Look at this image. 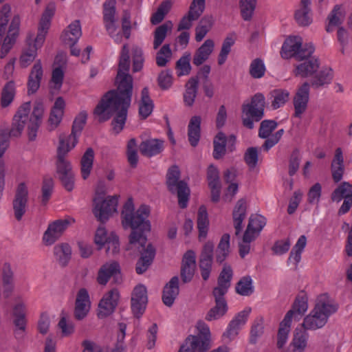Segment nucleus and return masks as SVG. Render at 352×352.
Here are the masks:
<instances>
[{"instance_id":"obj_44","label":"nucleus","mask_w":352,"mask_h":352,"mask_svg":"<svg viewBox=\"0 0 352 352\" xmlns=\"http://www.w3.org/2000/svg\"><path fill=\"white\" fill-rule=\"evenodd\" d=\"M345 17V11L342 6L336 5L328 16L329 23L326 27L328 32L333 31V28L342 23Z\"/></svg>"},{"instance_id":"obj_10","label":"nucleus","mask_w":352,"mask_h":352,"mask_svg":"<svg viewBox=\"0 0 352 352\" xmlns=\"http://www.w3.org/2000/svg\"><path fill=\"white\" fill-rule=\"evenodd\" d=\"M74 222L75 219L68 216L50 223L43 236L44 244L46 245L54 244Z\"/></svg>"},{"instance_id":"obj_48","label":"nucleus","mask_w":352,"mask_h":352,"mask_svg":"<svg viewBox=\"0 0 352 352\" xmlns=\"http://www.w3.org/2000/svg\"><path fill=\"white\" fill-rule=\"evenodd\" d=\"M173 27V23L170 21H167L164 23L156 28L153 32V48L155 50H157L162 44L168 32H171Z\"/></svg>"},{"instance_id":"obj_60","label":"nucleus","mask_w":352,"mask_h":352,"mask_svg":"<svg viewBox=\"0 0 352 352\" xmlns=\"http://www.w3.org/2000/svg\"><path fill=\"white\" fill-rule=\"evenodd\" d=\"M236 292L241 296H250L254 292V286L250 276H243L236 285Z\"/></svg>"},{"instance_id":"obj_21","label":"nucleus","mask_w":352,"mask_h":352,"mask_svg":"<svg viewBox=\"0 0 352 352\" xmlns=\"http://www.w3.org/2000/svg\"><path fill=\"white\" fill-rule=\"evenodd\" d=\"M87 119V113L86 111H80L75 118L71 134L66 138H60L63 139L65 142L70 144L71 147H75L78 142V138L86 124Z\"/></svg>"},{"instance_id":"obj_19","label":"nucleus","mask_w":352,"mask_h":352,"mask_svg":"<svg viewBox=\"0 0 352 352\" xmlns=\"http://www.w3.org/2000/svg\"><path fill=\"white\" fill-rule=\"evenodd\" d=\"M214 245L212 242H207L204 245L199 259V268L201 275L204 280H207L210 274L212 265Z\"/></svg>"},{"instance_id":"obj_58","label":"nucleus","mask_w":352,"mask_h":352,"mask_svg":"<svg viewBox=\"0 0 352 352\" xmlns=\"http://www.w3.org/2000/svg\"><path fill=\"white\" fill-rule=\"evenodd\" d=\"M256 6V0H239L241 14L243 20H251Z\"/></svg>"},{"instance_id":"obj_5","label":"nucleus","mask_w":352,"mask_h":352,"mask_svg":"<svg viewBox=\"0 0 352 352\" xmlns=\"http://www.w3.org/2000/svg\"><path fill=\"white\" fill-rule=\"evenodd\" d=\"M73 148L63 139H60L56 162V174L67 191H72L74 188V174L70 162L66 159L67 153Z\"/></svg>"},{"instance_id":"obj_63","label":"nucleus","mask_w":352,"mask_h":352,"mask_svg":"<svg viewBox=\"0 0 352 352\" xmlns=\"http://www.w3.org/2000/svg\"><path fill=\"white\" fill-rule=\"evenodd\" d=\"M235 43V38L233 35L227 36L222 44L221 49L218 57V63L219 65H223L231 51L232 46Z\"/></svg>"},{"instance_id":"obj_36","label":"nucleus","mask_w":352,"mask_h":352,"mask_svg":"<svg viewBox=\"0 0 352 352\" xmlns=\"http://www.w3.org/2000/svg\"><path fill=\"white\" fill-rule=\"evenodd\" d=\"M246 201L244 199H239L236 202L232 212L236 235H239L242 230V223L246 217Z\"/></svg>"},{"instance_id":"obj_15","label":"nucleus","mask_w":352,"mask_h":352,"mask_svg":"<svg viewBox=\"0 0 352 352\" xmlns=\"http://www.w3.org/2000/svg\"><path fill=\"white\" fill-rule=\"evenodd\" d=\"M265 97L262 94H256L250 102L244 103L242 111L247 116H251L255 122H258L264 116Z\"/></svg>"},{"instance_id":"obj_4","label":"nucleus","mask_w":352,"mask_h":352,"mask_svg":"<svg viewBox=\"0 0 352 352\" xmlns=\"http://www.w3.org/2000/svg\"><path fill=\"white\" fill-rule=\"evenodd\" d=\"M55 6L54 4H49L42 14L36 37L34 43H32L31 40L28 41V46L24 47L19 57V65L22 68L28 67L36 58L37 50L43 45L46 34L51 25V19L54 14Z\"/></svg>"},{"instance_id":"obj_24","label":"nucleus","mask_w":352,"mask_h":352,"mask_svg":"<svg viewBox=\"0 0 352 352\" xmlns=\"http://www.w3.org/2000/svg\"><path fill=\"white\" fill-rule=\"evenodd\" d=\"M266 224V219L262 215H252L244 233V241H252L259 234Z\"/></svg>"},{"instance_id":"obj_32","label":"nucleus","mask_w":352,"mask_h":352,"mask_svg":"<svg viewBox=\"0 0 352 352\" xmlns=\"http://www.w3.org/2000/svg\"><path fill=\"white\" fill-rule=\"evenodd\" d=\"M184 344L190 352H206L210 348V339L199 336H189Z\"/></svg>"},{"instance_id":"obj_33","label":"nucleus","mask_w":352,"mask_h":352,"mask_svg":"<svg viewBox=\"0 0 352 352\" xmlns=\"http://www.w3.org/2000/svg\"><path fill=\"white\" fill-rule=\"evenodd\" d=\"M82 35L80 21L76 20L69 24L63 32L61 38L63 41L69 45H74Z\"/></svg>"},{"instance_id":"obj_8","label":"nucleus","mask_w":352,"mask_h":352,"mask_svg":"<svg viewBox=\"0 0 352 352\" xmlns=\"http://www.w3.org/2000/svg\"><path fill=\"white\" fill-rule=\"evenodd\" d=\"M180 172L176 166L168 169L166 175V184L168 190L178 197V204L181 208H186L190 196V189L187 184L179 180Z\"/></svg>"},{"instance_id":"obj_23","label":"nucleus","mask_w":352,"mask_h":352,"mask_svg":"<svg viewBox=\"0 0 352 352\" xmlns=\"http://www.w3.org/2000/svg\"><path fill=\"white\" fill-rule=\"evenodd\" d=\"M65 65V57L63 55H57L54 60V67L52 73L51 87L52 89L59 90L61 88L64 78V68Z\"/></svg>"},{"instance_id":"obj_29","label":"nucleus","mask_w":352,"mask_h":352,"mask_svg":"<svg viewBox=\"0 0 352 352\" xmlns=\"http://www.w3.org/2000/svg\"><path fill=\"white\" fill-rule=\"evenodd\" d=\"M43 75L42 63L41 60L38 59L34 63L28 77V89L29 94H34L38 89Z\"/></svg>"},{"instance_id":"obj_17","label":"nucleus","mask_w":352,"mask_h":352,"mask_svg":"<svg viewBox=\"0 0 352 352\" xmlns=\"http://www.w3.org/2000/svg\"><path fill=\"white\" fill-rule=\"evenodd\" d=\"M309 98V84L304 82L298 89L294 98V116L300 118L307 107Z\"/></svg>"},{"instance_id":"obj_61","label":"nucleus","mask_w":352,"mask_h":352,"mask_svg":"<svg viewBox=\"0 0 352 352\" xmlns=\"http://www.w3.org/2000/svg\"><path fill=\"white\" fill-rule=\"evenodd\" d=\"M54 179L50 176L43 177L41 187V203L45 205L53 193L54 190Z\"/></svg>"},{"instance_id":"obj_52","label":"nucleus","mask_w":352,"mask_h":352,"mask_svg":"<svg viewBox=\"0 0 352 352\" xmlns=\"http://www.w3.org/2000/svg\"><path fill=\"white\" fill-rule=\"evenodd\" d=\"M15 92V83L13 80H10L4 85L1 91V104L2 107H7L12 103Z\"/></svg>"},{"instance_id":"obj_18","label":"nucleus","mask_w":352,"mask_h":352,"mask_svg":"<svg viewBox=\"0 0 352 352\" xmlns=\"http://www.w3.org/2000/svg\"><path fill=\"white\" fill-rule=\"evenodd\" d=\"M1 278L3 296L8 298L15 290L16 280L14 270L8 262L4 263L1 267Z\"/></svg>"},{"instance_id":"obj_56","label":"nucleus","mask_w":352,"mask_h":352,"mask_svg":"<svg viewBox=\"0 0 352 352\" xmlns=\"http://www.w3.org/2000/svg\"><path fill=\"white\" fill-rule=\"evenodd\" d=\"M309 335L304 329L303 331L296 330V333L292 340L294 352H304L307 347Z\"/></svg>"},{"instance_id":"obj_28","label":"nucleus","mask_w":352,"mask_h":352,"mask_svg":"<svg viewBox=\"0 0 352 352\" xmlns=\"http://www.w3.org/2000/svg\"><path fill=\"white\" fill-rule=\"evenodd\" d=\"M116 7L115 6H106L103 4V19L107 31L109 35L114 38L116 42H119L122 36L119 34L113 36L117 27L116 25Z\"/></svg>"},{"instance_id":"obj_43","label":"nucleus","mask_w":352,"mask_h":352,"mask_svg":"<svg viewBox=\"0 0 352 352\" xmlns=\"http://www.w3.org/2000/svg\"><path fill=\"white\" fill-rule=\"evenodd\" d=\"M54 254L60 265L65 267L72 257V249L67 243H59L54 247Z\"/></svg>"},{"instance_id":"obj_42","label":"nucleus","mask_w":352,"mask_h":352,"mask_svg":"<svg viewBox=\"0 0 352 352\" xmlns=\"http://www.w3.org/2000/svg\"><path fill=\"white\" fill-rule=\"evenodd\" d=\"M154 104L149 96L148 89L144 87L141 92V100L139 102V114L143 119L148 118L152 113Z\"/></svg>"},{"instance_id":"obj_38","label":"nucleus","mask_w":352,"mask_h":352,"mask_svg":"<svg viewBox=\"0 0 352 352\" xmlns=\"http://www.w3.org/2000/svg\"><path fill=\"white\" fill-rule=\"evenodd\" d=\"M311 0H301L300 8L296 11L295 19L302 26H307L312 22L310 8Z\"/></svg>"},{"instance_id":"obj_57","label":"nucleus","mask_w":352,"mask_h":352,"mask_svg":"<svg viewBox=\"0 0 352 352\" xmlns=\"http://www.w3.org/2000/svg\"><path fill=\"white\" fill-rule=\"evenodd\" d=\"M216 305L207 314L206 319L208 321L217 320L222 317L227 311L228 307L226 300H215Z\"/></svg>"},{"instance_id":"obj_39","label":"nucleus","mask_w":352,"mask_h":352,"mask_svg":"<svg viewBox=\"0 0 352 352\" xmlns=\"http://www.w3.org/2000/svg\"><path fill=\"white\" fill-rule=\"evenodd\" d=\"M65 108V101L61 97H58L54 104L48 119L50 130H54L60 124Z\"/></svg>"},{"instance_id":"obj_64","label":"nucleus","mask_w":352,"mask_h":352,"mask_svg":"<svg viewBox=\"0 0 352 352\" xmlns=\"http://www.w3.org/2000/svg\"><path fill=\"white\" fill-rule=\"evenodd\" d=\"M271 95L273 98L272 106L274 109H276L284 105L288 100L289 93L287 90L276 89L271 93Z\"/></svg>"},{"instance_id":"obj_25","label":"nucleus","mask_w":352,"mask_h":352,"mask_svg":"<svg viewBox=\"0 0 352 352\" xmlns=\"http://www.w3.org/2000/svg\"><path fill=\"white\" fill-rule=\"evenodd\" d=\"M195 267V254L193 251L188 250L184 255L181 267V277L184 283H188L192 280Z\"/></svg>"},{"instance_id":"obj_31","label":"nucleus","mask_w":352,"mask_h":352,"mask_svg":"<svg viewBox=\"0 0 352 352\" xmlns=\"http://www.w3.org/2000/svg\"><path fill=\"white\" fill-rule=\"evenodd\" d=\"M179 292V278L177 276H173L165 285L163 290L162 301L164 305L168 307H171L178 296Z\"/></svg>"},{"instance_id":"obj_14","label":"nucleus","mask_w":352,"mask_h":352,"mask_svg":"<svg viewBox=\"0 0 352 352\" xmlns=\"http://www.w3.org/2000/svg\"><path fill=\"white\" fill-rule=\"evenodd\" d=\"M120 294L118 289H113L106 293L98 305V317L104 318L112 314L118 303Z\"/></svg>"},{"instance_id":"obj_34","label":"nucleus","mask_w":352,"mask_h":352,"mask_svg":"<svg viewBox=\"0 0 352 352\" xmlns=\"http://www.w3.org/2000/svg\"><path fill=\"white\" fill-rule=\"evenodd\" d=\"M120 273V265L116 261H111L104 263L100 268L97 281L100 285H105L111 276Z\"/></svg>"},{"instance_id":"obj_2","label":"nucleus","mask_w":352,"mask_h":352,"mask_svg":"<svg viewBox=\"0 0 352 352\" xmlns=\"http://www.w3.org/2000/svg\"><path fill=\"white\" fill-rule=\"evenodd\" d=\"M30 102L21 104L13 118L12 129L9 131H3L0 133V158H2L9 146V138L20 136L25 125L28 127L29 140L30 141L36 140L38 130L42 122L44 107L43 104L38 102L34 104L33 111L30 115Z\"/></svg>"},{"instance_id":"obj_49","label":"nucleus","mask_w":352,"mask_h":352,"mask_svg":"<svg viewBox=\"0 0 352 352\" xmlns=\"http://www.w3.org/2000/svg\"><path fill=\"white\" fill-rule=\"evenodd\" d=\"M94 152L91 148H88L80 160V171L82 177L86 179L89 177L93 167Z\"/></svg>"},{"instance_id":"obj_59","label":"nucleus","mask_w":352,"mask_h":352,"mask_svg":"<svg viewBox=\"0 0 352 352\" xmlns=\"http://www.w3.org/2000/svg\"><path fill=\"white\" fill-rule=\"evenodd\" d=\"M172 3L170 1H163L158 7L157 11L153 14L151 17V23L153 25H157L161 23L164 19L165 16L170 11Z\"/></svg>"},{"instance_id":"obj_45","label":"nucleus","mask_w":352,"mask_h":352,"mask_svg":"<svg viewBox=\"0 0 352 352\" xmlns=\"http://www.w3.org/2000/svg\"><path fill=\"white\" fill-rule=\"evenodd\" d=\"M308 309V298L307 294L302 292L296 297L293 303L292 308L289 311L292 312L290 315V321L296 315L302 316Z\"/></svg>"},{"instance_id":"obj_22","label":"nucleus","mask_w":352,"mask_h":352,"mask_svg":"<svg viewBox=\"0 0 352 352\" xmlns=\"http://www.w3.org/2000/svg\"><path fill=\"white\" fill-rule=\"evenodd\" d=\"M338 309V304L326 294L318 297L314 308L322 316L326 317V320H328L329 317L336 313Z\"/></svg>"},{"instance_id":"obj_9","label":"nucleus","mask_w":352,"mask_h":352,"mask_svg":"<svg viewBox=\"0 0 352 352\" xmlns=\"http://www.w3.org/2000/svg\"><path fill=\"white\" fill-rule=\"evenodd\" d=\"M302 43L301 37L289 36L285 41L282 46L281 56L285 59L294 57L298 60L310 57L314 52V46L309 43L302 47Z\"/></svg>"},{"instance_id":"obj_16","label":"nucleus","mask_w":352,"mask_h":352,"mask_svg":"<svg viewBox=\"0 0 352 352\" xmlns=\"http://www.w3.org/2000/svg\"><path fill=\"white\" fill-rule=\"evenodd\" d=\"M148 302L147 290L144 285H138L131 294V309L133 314L140 318L145 311Z\"/></svg>"},{"instance_id":"obj_53","label":"nucleus","mask_w":352,"mask_h":352,"mask_svg":"<svg viewBox=\"0 0 352 352\" xmlns=\"http://www.w3.org/2000/svg\"><path fill=\"white\" fill-rule=\"evenodd\" d=\"M230 235L224 234L219 241L216 250L217 262L221 263L225 261L230 252Z\"/></svg>"},{"instance_id":"obj_13","label":"nucleus","mask_w":352,"mask_h":352,"mask_svg":"<svg viewBox=\"0 0 352 352\" xmlns=\"http://www.w3.org/2000/svg\"><path fill=\"white\" fill-rule=\"evenodd\" d=\"M28 203V189L24 182L20 183L16 189L12 201V209L14 218L21 221L25 214Z\"/></svg>"},{"instance_id":"obj_6","label":"nucleus","mask_w":352,"mask_h":352,"mask_svg":"<svg viewBox=\"0 0 352 352\" xmlns=\"http://www.w3.org/2000/svg\"><path fill=\"white\" fill-rule=\"evenodd\" d=\"M10 12V7L8 5H4L0 11V46L1 58H3L12 48L18 35L19 28V18L14 16L9 26L7 36L3 38L8 17Z\"/></svg>"},{"instance_id":"obj_54","label":"nucleus","mask_w":352,"mask_h":352,"mask_svg":"<svg viewBox=\"0 0 352 352\" xmlns=\"http://www.w3.org/2000/svg\"><path fill=\"white\" fill-rule=\"evenodd\" d=\"M198 89V80L196 78H190L186 85V91L184 94V101L186 105L192 106L197 96Z\"/></svg>"},{"instance_id":"obj_35","label":"nucleus","mask_w":352,"mask_h":352,"mask_svg":"<svg viewBox=\"0 0 352 352\" xmlns=\"http://www.w3.org/2000/svg\"><path fill=\"white\" fill-rule=\"evenodd\" d=\"M327 322L326 317L322 316L318 311H316V310L313 309L311 312L305 317L302 326L305 331H315L323 327Z\"/></svg>"},{"instance_id":"obj_41","label":"nucleus","mask_w":352,"mask_h":352,"mask_svg":"<svg viewBox=\"0 0 352 352\" xmlns=\"http://www.w3.org/2000/svg\"><path fill=\"white\" fill-rule=\"evenodd\" d=\"M201 122V117L195 116L191 118L188 126V140L190 145L194 147L198 144L200 139Z\"/></svg>"},{"instance_id":"obj_51","label":"nucleus","mask_w":352,"mask_h":352,"mask_svg":"<svg viewBox=\"0 0 352 352\" xmlns=\"http://www.w3.org/2000/svg\"><path fill=\"white\" fill-rule=\"evenodd\" d=\"M352 197V184L347 182H342L332 192L333 201L340 202L342 199Z\"/></svg>"},{"instance_id":"obj_30","label":"nucleus","mask_w":352,"mask_h":352,"mask_svg":"<svg viewBox=\"0 0 352 352\" xmlns=\"http://www.w3.org/2000/svg\"><path fill=\"white\" fill-rule=\"evenodd\" d=\"M164 141L160 139H149L141 142L139 149L144 156L151 157L164 150Z\"/></svg>"},{"instance_id":"obj_50","label":"nucleus","mask_w":352,"mask_h":352,"mask_svg":"<svg viewBox=\"0 0 352 352\" xmlns=\"http://www.w3.org/2000/svg\"><path fill=\"white\" fill-rule=\"evenodd\" d=\"M209 226V220L206 208L204 206L199 207L197 214V228L199 230V238L200 239L206 237Z\"/></svg>"},{"instance_id":"obj_46","label":"nucleus","mask_w":352,"mask_h":352,"mask_svg":"<svg viewBox=\"0 0 352 352\" xmlns=\"http://www.w3.org/2000/svg\"><path fill=\"white\" fill-rule=\"evenodd\" d=\"M291 311H287L283 320L280 323V327L278 332V341L277 346L281 349L287 342L288 339V334L290 331L291 323L290 315Z\"/></svg>"},{"instance_id":"obj_26","label":"nucleus","mask_w":352,"mask_h":352,"mask_svg":"<svg viewBox=\"0 0 352 352\" xmlns=\"http://www.w3.org/2000/svg\"><path fill=\"white\" fill-rule=\"evenodd\" d=\"M345 166L343 152L341 148L335 150L334 155L331 163V177L335 183L340 182L344 176Z\"/></svg>"},{"instance_id":"obj_7","label":"nucleus","mask_w":352,"mask_h":352,"mask_svg":"<svg viewBox=\"0 0 352 352\" xmlns=\"http://www.w3.org/2000/svg\"><path fill=\"white\" fill-rule=\"evenodd\" d=\"M130 67L129 50L126 45H123L116 78L118 84L116 94L131 95L133 92V78L129 74Z\"/></svg>"},{"instance_id":"obj_62","label":"nucleus","mask_w":352,"mask_h":352,"mask_svg":"<svg viewBox=\"0 0 352 352\" xmlns=\"http://www.w3.org/2000/svg\"><path fill=\"white\" fill-rule=\"evenodd\" d=\"M265 71V65L262 59L257 58L250 63L249 72L253 78H261L264 76Z\"/></svg>"},{"instance_id":"obj_20","label":"nucleus","mask_w":352,"mask_h":352,"mask_svg":"<svg viewBox=\"0 0 352 352\" xmlns=\"http://www.w3.org/2000/svg\"><path fill=\"white\" fill-rule=\"evenodd\" d=\"M236 142V137L233 135L226 137V135L219 132L215 136L213 144L214 151L213 157L216 160L221 158L226 153V146H228V150L232 151Z\"/></svg>"},{"instance_id":"obj_12","label":"nucleus","mask_w":352,"mask_h":352,"mask_svg":"<svg viewBox=\"0 0 352 352\" xmlns=\"http://www.w3.org/2000/svg\"><path fill=\"white\" fill-rule=\"evenodd\" d=\"M251 311L250 307H246L234 316L223 333L225 342H231L236 338L239 331L247 322Z\"/></svg>"},{"instance_id":"obj_11","label":"nucleus","mask_w":352,"mask_h":352,"mask_svg":"<svg viewBox=\"0 0 352 352\" xmlns=\"http://www.w3.org/2000/svg\"><path fill=\"white\" fill-rule=\"evenodd\" d=\"M118 199V196H109L105 199L100 197L94 198L93 212L98 221L105 222L117 211Z\"/></svg>"},{"instance_id":"obj_47","label":"nucleus","mask_w":352,"mask_h":352,"mask_svg":"<svg viewBox=\"0 0 352 352\" xmlns=\"http://www.w3.org/2000/svg\"><path fill=\"white\" fill-rule=\"evenodd\" d=\"M307 238L305 235H301L295 245L293 247L287 260L288 265L292 263L295 267L297 266L301 259V254L306 246Z\"/></svg>"},{"instance_id":"obj_1","label":"nucleus","mask_w":352,"mask_h":352,"mask_svg":"<svg viewBox=\"0 0 352 352\" xmlns=\"http://www.w3.org/2000/svg\"><path fill=\"white\" fill-rule=\"evenodd\" d=\"M150 208L142 205L134 212V207L131 200L124 206L122 212V224L124 228L130 227L132 230L129 235L128 250H138L141 256L136 264L135 270L138 274L145 272L152 263L155 256V249L151 244L147 243L145 232L151 230V223L148 217Z\"/></svg>"},{"instance_id":"obj_3","label":"nucleus","mask_w":352,"mask_h":352,"mask_svg":"<svg viewBox=\"0 0 352 352\" xmlns=\"http://www.w3.org/2000/svg\"><path fill=\"white\" fill-rule=\"evenodd\" d=\"M131 95L116 94L115 90L108 91L94 109V115L100 122L108 120L113 113H117L112 121L113 131L119 133L124 128Z\"/></svg>"},{"instance_id":"obj_40","label":"nucleus","mask_w":352,"mask_h":352,"mask_svg":"<svg viewBox=\"0 0 352 352\" xmlns=\"http://www.w3.org/2000/svg\"><path fill=\"white\" fill-rule=\"evenodd\" d=\"M319 69L318 59H310L296 66L294 71L295 76L306 78L312 76Z\"/></svg>"},{"instance_id":"obj_37","label":"nucleus","mask_w":352,"mask_h":352,"mask_svg":"<svg viewBox=\"0 0 352 352\" xmlns=\"http://www.w3.org/2000/svg\"><path fill=\"white\" fill-rule=\"evenodd\" d=\"M214 43L212 39H207L197 50L193 56L192 63L196 66H199L207 60L214 50Z\"/></svg>"},{"instance_id":"obj_55","label":"nucleus","mask_w":352,"mask_h":352,"mask_svg":"<svg viewBox=\"0 0 352 352\" xmlns=\"http://www.w3.org/2000/svg\"><path fill=\"white\" fill-rule=\"evenodd\" d=\"M213 25V19L212 16H206L199 21L195 29V40L197 42L202 41Z\"/></svg>"},{"instance_id":"obj_27","label":"nucleus","mask_w":352,"mask_h":352,"mask_svg":"<svg viewBox=\"0 0 352 352\" xmlns=\"http://www.w3.org/2000/svg\"><path fill=\"white\" fill-rule=\"evenodd\" d=\"M90 308L89 296L86 289H80L76 296L74 314L78 320L83 319Z\"/></svg>"}]
</instances>
